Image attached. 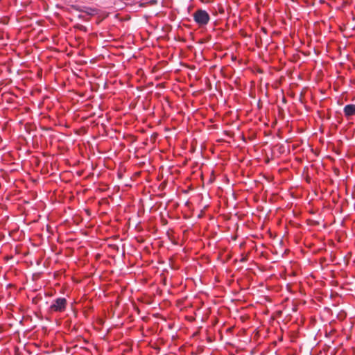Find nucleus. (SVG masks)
Segmentation results:
<instances>
[{"label": "nucleus", "mask_w": 355, "mask_h": 355, "mask_svg": "<svg viewBox=\"0 0 355 355\" xmlns=\"http://www.w3.org/2000/svg\"><path fill=\"white\" fill-rule=\"evenodd\" d=\"M193 18L199 26L207 25L209 21V15L207 12L201 9L197 10L193 13Z\"/></svg>", "instance_id": "nucleus-1"}, {"label": "nucleus", "mask_w": 355, "mask_h": 355, "mask_svg": "<svg viewBox=\"0 0 355 355\" xmlns=\"http://www.w3.org/2000/svg\"><path fill=\"white\" fill-rule=\"evenodd\" d=\"M247 261V257H243L241 259V262H245Z\"/></svg>", "instance_id": "nucleus-4"}, {"label": "nucleus", "mask_w": 355, "mask_h": 355, "mask_svg": "<svg viewBox=\"0 0 355 355\" xmlns=\"http://www.w3.org/2000/svg\"><path fill=\"white\" fill-rule=\"evenodd\" d=\"M67 300L64 297H59L53 301L49 307L50 312H62L65 310Z\"/></svg>", "instance_id": "nucleus-2"}, {"label": "nucleus", "mask_w": 355, "mask_h": 355, "mask_svg": "<svg viewBox=\"0 0 355 355\" xmlns=\"http://www.w3.org/2000/svg\"><path fill=\"white\" fill-rule=\"evenodd\" d=\"M344 114L347 118L349 119L352 116L355 115V105L354 104H349L345 106L343 109Z\"/></svg>", "instance_id": "nucleus-3"}]
</instances>
